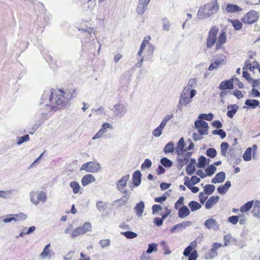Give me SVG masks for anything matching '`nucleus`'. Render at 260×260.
I'll list each match as a JSON object with an SVG mask.
<instances>
[{
  "instance_id": "obj_1",
  "label": "nucleus",
  "mask_w": 260,
  "mask_h": 260,
  "mask_svg": "<svg viewBox=\"0 0 260 260\" xmlns=\"http://www.w3.org/2000/svg\"><path fill=\"white\" fill-rule=\"evenodd\" d=\"M73 98V93L68 91L58 89L45 90L41 98V117L38 124L34 125V128L38 129L48 118L50 112H55L69 106Z\"/></svg>"
},
{
  "instance_id": "obj_2",
  "label": "nucleus",
  "mask_w": 260,
  "mask_h": 260,
  "mask_svg": "<svg viewBox=\"0 0 260 260\" xmlns=\"http://www.w3.org/2000/svg\"><path fill=\"white\" fill-rule=\"evenodd\" d=\"M217 1L213 0L201 6L197 14V18L201 20L206 19L216 13L219 9V5Z\"/></svg>"
},
{
  "instance_id": "obj_3",
  "label": "nucleus",
  "mask_w": 260,
  "mask_h": 260,
  "mask_svg": "<svg viewBox=\"0 0 260 260\" xmlns=\"http://www.w3.org/2000/svg\"><path fill=\"white\" fill-rule=\"evenodd\" d=\"M92 230V225L90 222H85L82 226H79L74 229L73 225L70 224L64 230L66 234H69L71 238H75L80 235H83L87 232Z\"/></svg>"
},
{
  "instance_id": "obj_4",
  "label": "nucleus",
  "mask_w": 260,
  "mask_h": 260,
  "mask_svg": "<svg viewBox=\"0 0 260 260\" xmlns=\"http://www.w3.org/2000/svg\"><path fill=\"white\" fill-rule=\"evenodd\" d=\"M227 62L226 56L223 54H217L211 60V63L208 70L212 71L217 70L220 67L225 64Z\"/></svg>"
},
{
  "instance_id": "obj_5",
  "label": "nucleus",
  "mask_w": 260,
  "mask_h": 260,
  "mask_svg": "<svg viewBox=\"0 0 260 260\" xmlns=\"http://www.w3.org/2000/svg\"><path fill=\"white\" fill-rule=\"evenodd\" d=\"M111 110L115 117L121 118L127 112V105L125 103L119 102L114 104Z\"/></svg>"
},
{
  "instance_id": "obj_6",
  "label": "nucleus",
  "mask_w": 260,
  "mask_h": 260,
  "mask_svg": "<svg viewBox=\"0 0 260 260\" xmlns=\"http://www.w3.org/2000/svg\"><path fill=\"white\" fill-rule=\"evenodd\" d=\"M29 196L31 202L35 205H38L40 202L44 203L47 201L46 193L42 191H31Z\"/></svg>"
},
{
  "instance_id": "obj_7",
  "label": "nucleus",
  "mask_w": 260,
  "mask_h": 260,
  "mask_svg": "<svg viewBox=\"0 0 260 260\" xmlns=\"http://www.w3.org/2000/svg\"><path fill=\"white\" fill-rule=\"evenodd\" d=\"M27 215L24 213L7 214L0 217V221L5 223H10L12 221H19L25 220Z\"/></svg>"
},
{
  "instance_id": "obj_8",
  "label": "nucleus",
  "mask_w": 260,
  "mask_h": 260,
  "mask_svg": "<svg viewBox=\"0 0 260 260\" xmlns=\"http://www.w3.org/2000/svg\"><path fill=\"white\" fill-rule=\"evenodd\" d=\"M101 169V165L98 161H88L80 168L81 171H85L86 172L94 173L99 172Z\"/></svg>"
},
{
  "instance_id": "obj_9",
  "label": "nucleus",
  "mask_w": 260,
  "mask_h": 260,
  "mask_svg": "<svg viewBox=\"0 0 260 260\" xmlns=\"http://www.w3.org/2000/svg\"><path fill=\"white\" fill-rule=\"evenodd\" d=\"M218 30V28L215 26H212L209 30L206 39V46L208 48L212 47L216 44Z\"/></svg>"
},
{
  "instance_id": "obj_10",
  "label": "nucleus",
  "mask_w": 260,
  "mask_h": 260,
  "mask_svg": "<svg viewBox=\"0 0 260 260\" xmlns=\"http://www.w3.org/2000/svg\"><path fill=\"white\" fill-rule=\"evenodd\" d=\"M258 18V13L254 10H251L242 17L241 20L245 24H251L256 22Z\"/></svg>"
},
{
  "instance_id": "obj_11",
  "label": "nucleus",
  "mask_w": 260,
  "mask_h": 260,
  "mask_svg": "<svg viewBox=\"0 0 260 260\" xmlns=\"http://www.w3.org/2000/svg\"><path fill=\"white\" fill-rule=\"evenodd\" d=\"M193 98L191 97V93L189 90L183 88L180 96L178 106L180 107L182 106H187L192 101Z\"/></svg>"
},
{
  "instance_id": "obj_12",
  "label": "nucleus",
  "mask_w": 260,
  "mask_h": 260,
  "mask_svg": "<svg viewBox=\"0 0 260 260\" xmlns=\"http://www.w3.org/2000/svg\"><path fill=\"white\" fill-rule=\"evenodd\" d=\"M196 128L198 130L200 135H206L208 133V124L203 120H197L194 123Z\"/></svg>"
},
{
  "instance_id": "obj_13",
  "label": "nucleus",
  "mask_w": 260,
  "mask_h": 260,
  "mask_svg": "<svg viewBox=\"0 0 260 260\" xmlns=\"http://www.w3.org/2000/svg\"><path fill=\"white\" fill-rule=\"evenodd\" d=\"M178 154L177 160L179 164L182 167L184 165L187 164L189 158L191 157L192 153L190 152L184 151Z\"/></svg>"
},
{
  "instance_id": "obj_14",
  "label": "nucleus",
  "mask_w": 260,
  "mask_h": 260,
  "mask_svg": "<svg viewBox=\"0 0 260 260\" xmlns=\"http://www.w3.org/2000/svg\"><path fill=\"white\" fill-rule=\"evenodd\" d=\"M150 0H138L136 12L138 14L142 15L146 11Z\"/></svg>"
},
{
  "instance_id": "obj_15",
  "label": "nucleus",
  "mask_w": 260,
  "mask_h": 260,
  "mask_svg": "<svg viewBox=\"0 0 260 260\" xmlns=\"http://www.w3.org/2000/svg\"><path fill=\"white\" fill-rule=\"evenodd\" d=\"M197 85V83L196 79L192 78L188 81L187 85L184 89L189 90L190 93H191V97H194L197 93V91L195 89Z\"/></svg>"
},
{
  "instance_id": "obj_16",
  "label": "nucleus",
  "mask_w": 260,
  "mask_h": 260,
  "mask_svg": "<svg viewBox=\"0 0 260 260\" xmlns=\"http://www.w3.org/2000/svg\"><path fill=\"white\" fill-rule=\"evenodd\" d=\"M205 226L209 230L218 231L219 229V225L217 221L212 218L207 219L204 223Z\"/></svg>"
},
{
  "instance_id": "obj_17",
  "label": "nucleus",
  "mask_w": 260,
  "mask_h": 260,
  "mask_svg": "<svg viewBox=\"0 0 260 260\" xmlns=\"http://www.w3.org/2000/svg\"><path fill=\"white\" fill-rule=\"evenodd\" d=\"M226 33L224 31H222L218 39H217V41L215 44V49L218 50L221 48L222 46L226 43Z\"/></svg>"
},
{
  "instance_id": "obj_18",
  "label": "nucleus",
  "mask_w": 260,
  "mask_h": 260,
  "mask_svg": "<svg viewBox=\"0 0 260 260\" xmlns=\"http://www.w3.org/2000/svg\"><path fill=\"white\" fill-rule=\"evenodd\" d=\"M50 244H47L42 252L40 254V257L41 259H45L46 258H50L54 255V252L51 251L50 249Z\"/></svg>"
},
{
  "instance_id": "obj_19",
  "label": "nucleus",
  "mask_w": 260,
  "mask_h": 260,
  "mask_svg": "<svg viewBox=\"0 0 260 260\" xmlns=\"http://www.w3.org/2000/svg\"><path fill=\"white\" fill-rule=\"evenodd\" d=\"M95 35L96 32L94 29L82 34V42L85 43L90 42L94 40V36Z\"/></svg>"
},
{
  "instance_id": "obj_20",
  "label": "nucleus",
  "mask_w": 260,
  "mask_h": 260,
  "mask_svg": "<svg viewBox=\"0 0 260 260\" xmlns=\"http://www.w3.org/2000/svg\"><path fill=\"white\" fill-rule=\"evenodd\" d=\"M130 176L129 174L122 177L116 183V188L118 190H121L123 188H124L127 184V182L129 180Z\"/></svg>"
},
{
  "instance_id": "obj_21",
  "label": "nucleus",
  "mask_w": 260,
  "mask_h": 260,
  "mask_svg": "<svg viewBox=\"0 0 260 260\" xmlns=\"http://www.w3.org/2000/svg\"><path fill=\"white\" fill-rule=\"evenodd\" d=\"M219 89L221 90H225V89H233L234 88L233 79H231L229 80H224L222 81L219 85Z\"/></svg>"
},
{
  "instance_id": "obj_22",
  "label": "nucleus",
  "mask_w": 260,
  "mask_h": 260,
  "mask_svg": "<svg viewBox=\"0 0 260 260\" xmlns=\"http://www.w3.org/2000/svg\"><path fill=\"white\" fill-rule=\"evenodd\" d=\"M95 181V177L90 174L84 175L81 179V183L83 186H86Z\"/></svg>"
},
{
  "instance_id": "obj_23",
  "label": "nucleus",
  "mask_w": 260,
  "mask_h": 260,
  "mask_svg": "<svg viewBox=\"0 0 260 260\" xmlns=\"http://www.w3.org/2000/svg\"><path fill=\"white\" fill-rule=\"evenodd\" d=\"M227 116L230 118H232L237 112L239 107L236 104L229 105L227 106Z\"/></svg>"
},
{
  "instance_id": "obj_24",
  "label": "nucleus",
  "mask_w": 260,
  "mask_h": 260,
  "mask_svg": "<svg viewBox=\"0 0 260 260\" xmlns=\"http://www.w3.org/2000/svg\"><path fill=\"white\" fill-rule=\"evenodd\" d=\"M141 173L139 171H136L134 172L132 176L133 184L134 186L137 187L141 182Z\"/></svg>"
},
{
  "instance_id": "obj_25",
  "label": "nucleus",
  "mask_w": 260,
  "mask_h": 260,
  "mask_svg": "<svg viewBox=\"0 0 260 260\" xmlns=\"http://www.w3.org/2000/svg\"><path fill=\"white\" fill-rule=\"evenodd\" d=\"M219 199V197L217 196L210 197L205 203L206 208L207 209L211 208L218 202Z\"/></svg>"
},
{
  "instance_id": "obj_26",
  "label": "nucleus",
  "mask_w": 260,
  "mask_h": 260,
  "mask_svg": "<svg viewBox=\"0 0 260 260\" xmlns=\"http://www.w3.org/2000/svg\"><path fill=\"white\" fill-rule=\"evenodd\" d=\"M225 10L229 13H233L241 12L242 9L237 5L228 4L225 7Z\"/></svg>"
},
{
  "instance_id": "obj_27",
  "label": "nucleus",
  "mask_w": 260,
  "mask_h": 260,
  "mask_svg": "<svg viewBox=\"0 0 260 260\" xmlns=\"http://www.w3.org/2000/svg\"><path fill=\"white\" fill-rule=\"evenodd\" d=\"M178 210V216L181 218H184L190 214V211L187 207L182 206Z\"/></svg>"
},
{
  "instance_id": "obj_28",
  "label": "nucleus",
  "mask_w": 260,
  "mask_h": 260,
  "mask_svg": "<svg viewBox=\"0 0 260 260\" xmlns=\"http://www.w3.org/2000/svg\"><path fill=\"white\" fill-rule=\"evenodd\" d=\"M225 178V173L223 172H220L217 173L215 176L211 180V182L214 184L222 183L224 181Z\"/></svg>"
},
{
  "instance_id": "obj_29",
  "label": "nucleus",
  "mask_w": 260,
  "mask_h": 260,
  "mask_svg": "<svg viewBox=\"0 0 260 260\" xmlns=\"http://www.w3.org/2000/svg\"><path fill=\"white\" fill-rule=\"evenodd\" d=\"M144 207L145 205L143 201H140L139 203L137 204L134 207L135 212L139 217L142 216V213L144 211Z\"/></svg>"
},
{
  "instance_id": "obj_30",
  "label": "nucleus",
  "mask_w": 260,
  "mask_h": 260,
  "mask_svg": "<svg viewBox=\"0 0 260 260\" xmlns=\"http://www.w3.org/2000/svg\"><path fill=\"white\" fill-rule=\"evenodd\" d=\"M128 200L127 198L122 197L121 198L115 200L112 205L116 208H119L122 206L125 205L127 203Z\"/></svg>"
},
{
  "instance_id": "obj_31",
  "label": "nucleus",
  "mask_w": 260,
  "mask_h": 260,
  "mask_svg": "<svg viewBox=\"0 0 260 260\" xmlns=\"http://www.w3.org/2000/svg\"><path fill=\"white\" fill-rule=\"evenodd\" d=\"M78 29L81 34L85 33L89 31H92L94 29L93 27L88 25L87 23L84 22L81 24L79 27H78Z\"/></svg>"
},
{
  "instance_id": "obj_32",
  "label": "nucleus",
  "mask_w": 260,
  "mask_h": 260,
  "mask_svg": "<svg viewBox=\"0 0 260 260\" xmlns=\"http://www.w3.org/2000/svg\"><path fill=\"white\" fill-rule=\"evenodd\" d=\"M231 186V182L230 181H227L223 185L219 186L217 188V191L219 193L224 194L226 192Z\"/></svg>"
},
{
  "instance_id": "obj_33",
  "label": "nucleus",
  "mask_w": 260,
  "mask_h": 260,
  "mask_svg": "<svg viewBox=\"0 0 260 260\" xmlns=\"http://www.w3.org/2000/svg\"><path fill=\"white\" fill-rule=\"evenodd\" d=\"M184 141L183 138H181L179 139L177 147L175 149V152L177 154H179L184 151H187L186 150L184 149Z\"/></svg>"
},
{
  "instance_id": "obj_34",
  "label": "nucleus",
  "mask_w": 260,
  "mask_h": 260,
  "mask_svg": "<svg viewBox=\"0 0 260 260\" xmlns=\"http://www.w3.org/2000/svg\"><path fill=\"white\" fill-rule=\"evenodd\" d=\"M197 242L196 241H193L191 242L189 245L183 251V255L185 256H188L191 253V251L193 248H195L197 246Z\"/></svg>"
},
{
  "instance_id": "obj_35",
  "label": "nucleus",
  "mask_w": 260,
  "mask_h": 260,
  "mask_svg": "<svg viewBox=\"0 0 260 260\" xmlns=\"http://www.w3.org/2000/svg\"><path fill=\"white\" fill-rule=\"evenodd\" d=\"M252 213L254 217L260 218V201L255 202Z\"/></svg>"
},
{
  "instance_id": "obj_36",
  "label": "nucleus",
  "mask_w": 260,
  "mask_h": 260,
  "mask_svg": "<svg viewBox=\"0 0 260 260\" xmlns=\"http://www.w3.org/2000/svg\"><path fill=\"white\" fill-rule=\"evenodd\" d=\"M253 154V152L252 151V148L248 147L245 151L243 155V158L246 161H249L251 160L252 158V155Z\"/></svg>"
},
{
  "instance_id": "obj_37",
  "label": "nucleus",
  "mask_w": 260,
  "mask_h": 260,
  "mask_svg": "<svg viewBox=\"0 0 260 260\" xmlns=\"http://www.w3.org/2000/svg\"><path fill=\"white\" fill-rule=\"evenodd\" d=\"M70 186L71 188L72 189L74 193L77 194L80 192V191L81 188L80 185H79L78 182L75 181H72L70 184Z\"/></svg>"
},
{
  "instance_id": "obj_38",
  "label": "nucleus",
  "mask_w": 260,
  "mask_h": 260,
  "mask_svg": "<svg viewBox=\"0 0 260 260\" xmlns=\"http://www.w3.org/2000/svg\"><path fill=\"white\" fill-rule=\"evenodd\" d=\"M253 201H248L240 207V211L242 213L248 211L253 206Z\"/></svg>"
},
{
  "instance_id": "obj_39",
  "label": "nucleus",
  "mask_w": 260,
  "mask_h": 260,
  "mask_svg": "<svg viewBox=\"0 0 260 260\" xmlns=\"http://www.w3.org/2000/svg\"><path fill=\"white\" fill-rule=\"evenodd\" d=\"M245 104L252 109H255L259 106V102L257 100H247Z\"/></svg>"
},
{
  "instance_id": "obj_40",
  "label": "nucleus",
  "mask_w": 260,
  "mask_h": 260,
  "mask_svg": "<svg viewBox=\"0 0 260 260\" xmlns=\"http://www.w3.org/2000/svg\"><path fill=\"white\" fill-rule=\"evenodd\" d=\"M229 22L231 23L233 26L234 27L235 29L236 30H239L242 28V22L238 19L233 20L230 19L229 20Z\"/></svg>"
},
{
  "instance_id": "obj_41",
  "label": "nucleus",
  "mask_w": 260,
  "mask_h": 260,
  "mask_svg": "<svg viewBox=\"0 0 260 260\" xmlns=\"http://www.w3.org/2000/svg\"><path fill=\"white\" fill-rule=\"evenodd\" d=\"M192 222L191 221H185L176 224V228H178V230L181 231L186 229L187 227L190 226Z\"/></svg>"
},
{
  "instance_id": "obj_42",
  "label": "nucleus",
  "mask_w": 260,
  "mask_h": 260,
  "mask_svg": "<svg viewBox=\"0 0 260 260\" xmlns=\"http://www.w3.org/2000/svg\"><path fill=\"white\" fill-rule=\"evenodd\" d=\"M161 21L163 30L168 31L171 27L170 21L167 18L165 17L161 19Z\"/></svg>"
},
{
  "instance_id": "obj_43",
  "label": "nucleus",
  "mask_w": 260,
  "mask_h": 260,
  "mask_svg": "<svg viewBox=\"0 0 260 260\" xmlns=\"http://www.w3.org/2000/svg\"><path fill=\"white\" fill-rule=\"evenodd\" d=\"M188 206L191 211H195L201 208V205L196 201H191L188 203Z\"/></svg>"
},
{
  "instance_id": "obj_44",
  "label": "nucleus",
  "mask_w": 260,
  "mask_h": 260,
  "mask_svg": "<svg viewBox=\"0 0 260 260\" xmlns=\"http://www.w3.org/2000/svg\"><path fill=\"white\" fill-rule=\"evenodd\" d=\"M13 192V190H0V197L3 199L10 198Z\"/></svg>"
},
{
  "instance_id": "obj_45",
  "label": "nucleus",
  "mask_w": 260,
  "mask_h": 260,
  "mask_svg": "<svg viewBox=\"0 0 260 260\" xmlns=\"http://www.w3.org/2000/svg\"><path fill=\"white\" fill-rule=\"evenodd\" d=\"M30 137L28 135H25L22 137H18L17 138V144L20 145L22 143L28 141Z\"/></svg>"
},
{
  "instance_id": "obj_46",
  "label": "nucleus",
  "mask_w": 260,
  "mask_h": 260,
  "mask_svg": "<svg viewBox=\"0 0 260 260\" xmlns=\"http://www.w3.org/2000/svg\"><path fill=\"white\" fill-rule=\"evenodd\" d=\"M84 4H87V7L89 11L93 9L96 5V0H82Z\"/></svg>"
},
{
  "instance_id": "obj_47",
  "label": "nucleus",
  "mask_w": 260,
  "mask_h": 260,
  "mask_svg": "<svg viewBox=\"0 0 260 260\" xmlns=\"http://www.w3.org/2000/svg\"><path fill=\"white\" fill-rule=\"evenodd\" d=\"M174 144L173 142H170L168 143L165 147L164 148V152L165 153H172L174 152Z\"/></svg>"
},
{
  "instance_id": "obj_48",
  "label": "nucleus",
  "mask_w": 260,
  "mask_h": 260,
  "mask_svg": "<svg viewBox=\"0 0 260 260\" xmlns=\"http://www.w3.org/2000/svg\"><path fill=\"white\" fill-rule=\"evenodd\" d=\"M229 148V145L226 142H222L220 145L221 148V154L223 156H226V152L228 148Z\"/></svg>"
},
{
  "instance_id": "obj_49",
  "label": "nucleus",
  "mask_w": 260,
  "mask_h": 260,
  "mask_svg": "<svg viewBox=\"0 0 260 260\" xmlns=\"http://www.w3.org/2000/svg\"><path fill=\"white\" fill-rule=\"evenodd\" d=\"M164 128L161 125H159L152 132V134L154 137H159L162 134V130Z\"/></svg>"
},
{
  "instance_id": "obj_50",
  "label": "nucleus",
  "mask_w": 260,
  "mask_h": 260,
  "mask_svg": "<svg viewBox=\"0 0 260 260\" xmlns=\"http://www.w3.org/2000/svg\"><path fill=\"white\" fill-rule=\"evenodd\" d=\"M215 188V187L213 185H206L204 187V192H205L206 194H211L214 192Z\"/></svg>"
},
{
  "instance_id": "obj_51",
  "label": "nucleus",
  "mask_w": 260,
  "mask_h": 260,
  "mask_svg": "<svg viewBox=\"0 0 260 260\" xmlns=\"http://www.w3.org/2000/svg\"><path fill=\"white\" fill-rule=\"evenodd\" d=\"M121 234L127 239H134L137 236V234L132 231L121 232Z\"/></svg>"
},
{
  "instance_id": "obj_52",
  "label": "nucleus",
  "mask_w": 260,
  "mask_h": 260,
  "mask_svg": "<svg viewBox=\"0 0 260 260\" xmlns=\"http://www.w3.org/2000/svg\"><path fill=\"white\" fill-rule=\"evenodd\" d=\"M216 250L212 247L209 252L205 255V258L206 259H212L217 255Z\"/></svg>"
},
{
  "instance_id": "obj_53",
  "label": "nucleus",
  "mask_w": 260,
  "mask_h": 260,
  "mask_svg": "<svg viewBox=\"0 0 260 260\" xmlns=\"http://www.w3.org/2000/svg\"><path fill=\"white\" fill-rule=\"evenodd\" d=\"M96 207L99 211L105 210L107 207V204L102 201H99L96 202Z\"/></svg>"
},
{
  "instance_id": "obj_54",
  "label": "nucleus",
  "mask_w": 260,
  "mask_h": 260,
  "mask_svg": "<svg viewBox=\"0 0 260 260\" xmlns=\"http://www.w3.org/2000/svg\"><path fill=\"white\" fill-rule=\"evenodd\" d=\"M199 119L202 120H206L208 121H211L213 118V114L212 113L206 114H201L199 116Z\"/></svg>"
},
{
  "instance_id": "obj_55",
  "label": "nucleus",
  "mask_w": 260,
  "mask_h": 260,
  "mask_svg": "<svg viewBox=\"0 0 260 260\" xmlns=\"http://www.w3.org/2000/svg\"><path fill=\"white\" fill-rule=\"evenodd\" d=\"M216 170V168L214 165H211L205 169V172L207 175L211 176L215 173Z\"/></svg>"
},
{
  "instance_id": "obj_56",
  "label": "nucleus",
  "mask_w": 260,
  "mask_h": 260,
  "mask_svg": "<svg viewBox=\"0 0 260 260\" xmlns=\"http://www.w3.org/2000/svg\"><path fill=\"white\" fill-rule=\"evenodd\" d=\"M173 117V114L167 115L163 118V119L162 120V121L159 125H161L164 128H165V127L166 126L169 120H170L171 119H172Z\"/></svg>"
},
{
  "instance_id": "obj_57",
  "label": "nucleus",
  "mask_w": 260,
  "mask_h": 260,
  "mask_svg": "<svg viewBox=\"0 0 260 260\" xmlns=\"http://www.w3.org/2000/svg\"><path fill=\"white\" fill-rule=\"evenodd\" d=\"M158 245L156 243H151L148 245V249L146 251L147 254H150L153 252H155L157 250V247Z\"/></svg>"
},
{
  "instance_id": "obj_58",
  "label": "nucleus",
  "mask_w": 260,
  "mask_h": 260,
  "mask_svg": "<svg viewBox=\"0 0 260 260\" xmlns=\"http://www.w3.org/2000/svg\"><path fill=\"white\" fill-rule=\"evenodd\" d=\"M160 163L162 166L167 168L171 167L173 165L172 161L166 157L161 159Z\"/></svg>"
},
{
  "instance_id": "obj_59",
  "label": "nucleus",
  "mask_w": 260,
  "mask_h": 260,
  "mask_svg": "<svg viewBox=\"0 0 260 260\" xmlns=\"http://www.w3.org/2000/svg\"><path fill=\"white\" fill-rule=\"evenodd\" d=\"M150 40H151V37L150 36L145 37L144 38L142 44H141L140 48L144 50L145 49V48H146V46L148 45Z\"/></svg>"
},
{
  "instance_id": "obj_60",
  "label": "nucleus",
  "mask_w": 260,
  "mask_h": 260,
  "mask_svg": "<svg viewBox=\"0 0 260 260\" xmlns=\"http://www.w3.org/2000/svg\"><path fill=\"white\" fill-rule=\"evenodd\" d=\"M206 154L211 158H214L217 155L216 150L213 148H209L206 151Z\"/></svg>"
},
{
  "instance_id": "obj_61",
  "label": "nucleus",
  "mask_w": 260,
  "mask_h": 260,
  "mask_svg": "<svg viewBox=\"0 0 260 260\" xmlns=\"http://www.w3.org/2000/svg\"><path fill=\"white\" fill-rule=\"evenodd\" d=\"M212 134L213 135H219L221 139H224L226 137L225 132L221 129L214 130L212 131Z\"/></svg>"
},
{
  "instance_id": "obj_62",
  "label": "nucleus",
  "mask_w": 260,
  "mask_h": 260,
  "mask_svg": "<svg viewBox=\"0 0 260 260\" xmlns=\"http://www.w3.org/2000/svg\"><path fill=\"white\" fill-rule=\"evenodd\" d=\"M198 167L200 168H204L206 165V158L204 156H201L199 158Z\"/></svg>"
},
{
  "instance_id": "obj_63",
  "label": "nucleus",
  "mask_w": 260,
  "mask_h": 260,
  "mask_svg": "<svg viewBox=\"0 0 260 260\" xmlns=\"http://www.w3.org/2000/svg\"><path fill=\"white\" fill-rule=\"evenodd\" d=\"M184 200V198L183 197H180L177 201L176 202L175 204V209L176 210H178L180 208V207L181 206H183V202Z\"/></svg>"
},
{
  "instance_id": "obj_64",
  "label": "nucleus",
  "mask_w": 260,
  "mask_h": 260,
  "mask_svg": "<svg viewBox=\"0 0 260 260\" xmlns=\"http://www.w3.org/2000/svg\"><path fill=\"white\" fill-rule=\"evenodd\" d=\"M195 167L194 165H191V164H188L186 168V173L189 175H192L195 171Z\"/></svg>"
}]
</instances>
